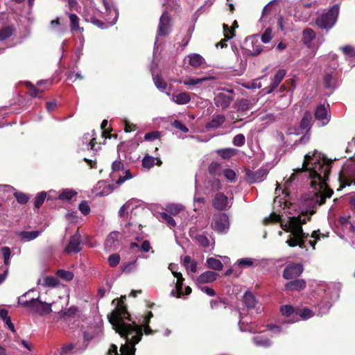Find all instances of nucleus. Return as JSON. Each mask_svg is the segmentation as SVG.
<instances>
[{"mask_svg": "<svg viewBox=\"0 0 355 355\" xmlns=\"http://www.w3.org/2000/svg\"><path fill=\"white\" fill-rule=\"evenodd\" d=\"M171 19L166 11H164L159 18L157 37H166L171 31Z\"/></svg>", "mask_w": 355, "mask_h": 355, "instance_id": "obj_9", "label": "nucleus"}, {"mask_svg": "<svg viewBox=\"0 0 355 355\" xmlns=\"http://www.w3.org/2000/svg\"><path fill=\"white\" fill-rule=\"evenodd\" d=\"M71 31H78L80 33L83 31V28L79 27V19L76 14L71 13L69 15Z\"/></svg>", "mask_w": 355, "mask_h": 355, "instance_id": "obj_37", "label": "nucleus"}, {"mask_svg": "<svg viewBox=\"0 0 355 355\" xmlns=\"http://www.w3.org/2000/svg\"><path fill=\"white\" fill-rule=\"evenodd\" d=\"M14 196H15L17 201L20 204H26L28 201V196L21 192H15Z\"/></svg>", "mask_w": 355, "mask_h": 355, "instance_id": "obj_57", "label": "nucleus"}, {"mask_svg": "<svg viewBox=\"0 0 355 355\" xmlns=\"http://www.w3.org/2000/svg\"><path fill=\"white\" fill-rule=\"evenodd\" d=\"M298 315L303 319H308L313 315L312 311L309 309H302Z\"/></svg>", "mask_w": 355, "mask_h": 355, "instance_id": "obj_64", "label": "nucleus"}, {"mask_svg": "<svg viewBox=\"0 0 355 355\" xmlns=\"http://www.w3.org/2000/svg\"><path fill=\"white\" fill-rule=\"evenodd\" d=\"M130 178H132V175H131L130 171H126L125 172L124 176L121 175H119L118 179L116 180V183L117 184H121L123 183L125 180H129Z\"/></svg>", "mask_w": 355, "mask_h": 355, "instance_id": "obj_63", "label": "nucleus"}, {"mask_svg": "<svg viewBox=\"0 0 355 355\" xmlns=\"http://www.w3.org/2000/svg\"><path fill=\"white\" fill-rule=\"evenodd\" d=\"M155 164V158L152 156L146 155L142 159V165L144 168H150Z\"/></svg>", "mask_w": 355, "mask_h": 355, "instance_id": "obj_50", "label": "nucleus"}, {"mask_svg": "<svg viewBox=\"0 0 355 355\" xmlns=\"http://www.w3.org/2000/svg\"><path fill=\"white\" fill-rule=\"evenodd\" d=\"M243 302L248 309H252L255 306L256 300L251 293L246 292L243 296Z\"/></svg>", "mask_w": 355, "mask_h": 355, "instance_id": "obj_40", "label": "nucleus"}, {"mask_svg": "<svg viewBox=\"0 0 355 355\" xmlns=\"http://www.w3.org/2000/svg\"><path fill=\"white\" fill-rule=\"evenodd\" d=\"M76 195V192L72 189H64L61 191L57 198L62 200H69Z\"/></svg>", "mask_w": 355, "mask_h": 355, "instance_id": "obj_43", "label": "nucleus"}, {"mask_svg": "<svg viewBox=\"0 0 355 355\" xmlns=\"http://www.w3.org/2000/svg\"><path fill=\"white\" fill-rule=\"evenodd\" d=\"M106 12L107 14L104 17L103 21L98 19L95 17H91L89 20L101 28H107L112 26L116 22L119 16L118 11L114 8H106Z\"/></svg>", "mask_w": 355, "mask_h": 355, "instance_id": "obj_6", "label": "nucleus"}, {"mask_svg": "<svg viewBox=\"0 0 355 355\" xmlns=\"http://www.w3.org/2000/svg\"><path fill=\"white\" fill-rule=\"evenodd\" d=\"M315 117L317 120L321 121V125H326L329 121V116L327 110L324 105H320L317 107L315 112Z\"/></svg>", "mask_w": 355, "mask_h": 355, "instance_id": "obj_17", "label": "nucleus"}, {"mask_svg": "<svg viewBox=\"0 0 355 355\" xmlns=\"http://www.w3.org/2000/svg\"><path fill=\"white\" fill-rule=\"evenodd\" d=\"M311 216H307L302 214L298 216L288 217L287 220H281V216L279 214L272 213L268 218H265L264 222H280L282 228L289 233L286 241L290 247L299 246L300 248H306V241L309 234L303 231L302 225L310 220Z\"/></svg>", "mask_w": 355, "mask_h": 355, "instance_id": "obj_3", "label": "nucleus"}, {"mask_svg": "<svg viewBox=\"0 0 355 355\" xmlns=\"http://www.w3.org/2000/svg\"><path fill=\"white\" fill-rule=\"evenodd\" d=\"M216 152L217 154L222 158L228 159L236 154V150L234 148H224L219 149Z\"/></svg>", "mask_w": 355, "mask_h": 355, "instance_id": "obj_41", "label": "nucleus"}, {"mask_svg": "<svg viewBox=\"0 0 355 355\" xmlns=\"http://www.w3.org/2000/svg\"><path fill=\"white\" fill-rule=\"evenodd\" d=\"M175 277L177 278V282L175 284V291L173 290L171 292V296H176L177 297H181L182 295V285H183V281L184 278L182 277V275L181 273H176L175 274Z\"/></svg>", "mask_w": 355, "mask_h": 355, "instance_id": "obj_25", "label": "nucleus"}, {"mask_svg": "<svg viewBox=\"0 0 355 355\" xmlns=\"http://www.w3.org/2000/svg\"><path fill=\"white\" fill-rule=\"evenodd\" d=\"M224 176L230 181L233 182L236 179V173L232 169H225L223 171Z\"/></svg>", "mask_w": 355, "mask_h": 355, "instance_id": "obj_61", "label": "nucleus"}, {"mask_svg": "<svg viewBox=\"0 0 355 355\" xmlns=\"http://www.w3.org/2000/svg\"><path fill=\"white\" fill-rule=\"evenodd\" d=\"M42 233V231L36 230V231H22L19 233V236L24 242L30 241L34 240L37 237H38Z\"/></svg>", "mask_w": 355, "mask_h": 355, "instance_id": "obj_26", "label": "nucleus"}, {"mask_svg": "<svg viewBox=\"0 0 355 355\" xmlns=\"http://www.w3.org/2000/svg\"><path fill=\"white\" fill-rule=\"evenodd\" d=\"M46 198V192H41L39 193L35 198L34 201V205L35 207L39 208L42 206L43 202H44V200Z\"/></svg>", "mask_w": 355, "mask_h": 355, "instance_id": "obj_51", "label": "nucleus"}, {"mask_svg": "<svg viewBox=\"0 0 355 355\" xmlns=\"http://www.w3.org/2000/svg\"><path fill=\"white\" fill-rule=\"evenodd\" d=\"M161 136V132L159 131H153L148 132L144 136V139L148 141H154L159 139Z\"/></svg>", "mask_w": 355, "mask_h": 355, "instance_id": "obj_56", "label": "nucleus"}, {"mask_svg": "<svg viewBox=\"0 0 355 355\" xmlns=\"http://www.w3.org/2000/svg\"><path fill=\"white\" fill-rule=\"evenodd\" d=\"M1 252H2V254H3L5 265H6V266L9 265L10 264V255H11V251H10V248H8V247H3L1 248Z\"/></svg>", "mask_w": 355, "mask_h": 355, "instance_id": "obj_55", "label": "nucleus"}, {"mask_svg": "<svg viewBox=\"0 0 355 355\" xmlns=\"http://www.w3.org/2000/svg\"><path fill=\"white\" fill-rule=\"evenodd\" d=\"M123 303L122 300L118 302L117 306L108 316V319L116 332L125 338V343L121 346V354L118 353L117 346L112 344L107 355H135L136 350L135 346L143 336L141 326L137 325L135 322L131 324L125 321L126 319L128 320L130 319L129 313Z\"/></svg>", "mask_w": 355, "mask_h": 355, "instance_id": "obj_2", "label": "nucleus"}, {"mask_svg": "<svg viewBox=\"0 0 355 355\" xmlns=\"http://www.w3.org/2000/svg\"><path fill=\"white\" fill-rule=\"evenodd\" d=\"M306 282L302 279H297L286 283L284 286L285 290L290 291H302L306 287Z\"/></svg>", "mask_w": 355, "mask_h": 355, "instance_id": "obj_21", "label": "nucleus"}, {"mask_svg": "<svg viewBox=\"0 0 355 355\" xmlns=\"http://www.w3.org/2000/svg\"><path fill=\"white\" fill-rule=\"evenodd\" d=\"M124 130L126 132L135 131L137 129V125L130 123L127 119L123 120Z\"/></svg>", "mask_w": 355, "mask_h": 355, "instance_id": "obj_62", "label": "nucleus"}, {"mask_svg": "<svg viewBox=\"0 0 355 355\" xmlns=\"http://www.w3.org/2000/svg\"><path fill=\"white\" fill-rule=\"evenodd\" d=\"M183 209L180 205H169L166 207V211L171 215H177Z\"/></svg>", "mask_w": 355, "mask_h": 355, "instance_id": "obj_49", "label": "nucleus"}, {"mask_svg": "<svg viewBox=\"0 0 355 355\" xmlns=\"http://www.w3.org/2000/svg\"><path fill=\"white\" fill-rule=\"evenodd\" d=\"M282 315L286 318H291L288 320H283V323H293L295 320H293L295 316H297V313H295L294 308L291 305L282 306L280 309Z\"/></svg>", "mask_w": 355, "mask_h": 355, "instance_id": "obj_20", "label": "nucleus"}, {"mask_svg": "<svg viewBox=\"0 0 355 355\" xmlns=\"http://www.w3.org/2000/svg\"><path fill=\"white\" fill-rule=\"evenodd\" d=\"M210 79H211V78L210 77H204L202 78H195L193 77H189L184 80L183 81H180V83H182L184 85L187 86L189 89H191V87L200 84Z\"/></svg>", "mask_w": 355, "mask_h": 355, "instance_id": "obj_29", "label": "nucleus"}, {"mask_svg": "<svg viewBox=\"0 0 355 355\" xmlns=\"http://www.w3.org/2000/svg\"><path fill=\"white\" fill-rule=\"evenodd\" d=\"M188 57L189 64L195 68H198L205 63V59L200 54L192 53Z\"/></svg>", "mask_w": 355, "mask_h": 355, "instance_id": "obj_28", "label": "nucleus"}, {"mask_svg": "<svg viewBox=\"0 0 355 355\" xmlns=\"http://www.w3.org/2000/svg\"><path fill=\"white\" fill-rule=\"evenodd\" d=\"M302 170L308 173L311 185L315 190L311 198L313 207L323 205L334 193L326 184L331 171V162H328L320 153L315 150L312 154L308 153L304 156L302 168H297L295 171L298 173Z\"/></svg>", "mask_w": 355, "mask_h": 355, "instance_id": "obj_1", "label": "nucleus"}, {"mask_svg": "<svg viewBox=\"0 0 355 355\" xmlns=\"http://www.w3.org/2000/svg\"><path fill=\"white\" fill-rule=\"evenodd\" d=\"M254 344L257 347H268L272 345L269 338L263 334H258L252 338Z\"/></svg>", "mask_w": 355, "mask_h": 355, "instance_id": "obj_23", "label": "nucleus"}, {"mask_svg": "<svg viewBox=\"0 0 355 355\" xmlns=\"http://www.w3.org/2000/svg\"><path fill=\"white\" fill-rule=\"evenodd\" d=\"M331 306L329 302H321L318 305V315H322L326 314Z\"/></svg>", "mask_w": 355, "mask_h": 355, "instance_id": "obj_48", "label": "nucleus"}, {"mask_svg": "<svg viewBox=\"0 0 355 355\" xmlns=\"http://www.w3.org/2000/svg\"><path fill=\"white\" fill-rule=\"evenodd\" d=\"M137 268V260L124 263L121 266L122 272L129 274Z\"/></svg>", "mask_w": 355, "mask_h": 355, "instance_id": "obj_44", "label": "nucleus"}, {"mask_svg": "<svg viewBox=\"0 0 355 355\" xmlns=\"http://www.w3.org/2000/svg\"><path fill=\"white\" fill-rule=\"evenodd\" d=\"M220 165L218 162H212L209 166L208 170L211 175H216L220 171Z\"/></svg>", "mask_w": 355, "mask_h": 355, "instance_id": "obj_59", "label": "nucleus"}, {"mask_svg": "<svg viewBox=\"0 0 355 355\" xmlns=\"http://www.w3.org/2000/svg\"><path fill=\"white\" fill-rule=\"evenodd\" d=\"M120 236V233L119 232H111L106 241H105V248L109 250H115L116 246L119 245V238Z\"/></svg>", "mask_w": 355, "mask_h": 355, "instance_id": "obj_19", "label": "nucleus"}, {"mask_svg": "<svg viewBox=\"0 0 355 355\" xmlns=\"http://www.w3.org/2000/svg\"><path fill=\"white\" fill-rule=\"evenodd\" d=\"M223 29H224L225 39L221 40L216 45L217 47L220 46L221 49L227 46L226 42L234 36L233 31H231L227 24H223Z\"/></svg>", "mask_w": 355, "mask_h": 355, "instance_id": "obj_30", "label": "nucleus"}, {"mask_svg": "<svg viewBox=\"0 0 355 355\" xmlns=\"http://www.w3.org/2000/svg\"><path fill=\"white\" fill-rule=\"evenodd\" d=\"M236 264L241 268H250L257 266V260L251 258H243L237 260Z\"/></svg>", "mask_w": 355, "mask_h": 355, "instance_id": "obj_36", "label": "nucleus"}, {"mask_svg": "<svg viewBox=\"0 0 355 355\" xmlns=\"http://www.w3.org/2000/svg\"><path fill=\"white\" fill-rule=\"evenodd\" d=\"M303 266L300 263H291L286 266L283 271L285 279H292L298 277L303 272Z\"/></svg>", "mask_w": 355, "mask_h": 355, "instance_id": "obj_10", "label": "nucleus"}, {"mask_svg": "<svg viewBox=\"0 0 355 355\" xmlns=\"http://www.w3.org/2000/svg\"><path fill=\"white\" fill-rule=\"evenodd\" d=\"M87 348V344L80 347L78 344H69L62 348L60 355H72L81 353Z\"/></svg>", "mask_w": 355, "mask_h": 355, "instance_id": "obj_16", "label": "nucleus"}, {"mask_svg": "<svg viewBox=\"0 0 355 355\" xmlns=\"http://www.w3.org/2000/svg\"><path fill=\"white\" fill-rule=\"evenodd\" d=\"M315 37V34L312 29L306 28L303 31L302 41L309 47L311 46V43Z\"/></svg>", "mask_w": 355, "mask_h": 355, "instance_id": "obj_33", "label": "nucleus"}, {"mask_svg": "<svg viewBox=\"0 0 355 355\" xmlns=\"http://www.w3.org/2000/svg\"><path fill=\"white\" fill-rule=\"evenodd\" d=\"M338 12V6L334 5L329 11L319 14L315 19L316 25L322 29L331 28L336 23Z\"/></svg>", "mask_w": 355, "mask_h": 355, "instance_id": "obj_5", "label": "nucleus"}, {"mask_svg": "<svg viewBox=\"0 0 355 355\" xmlns=\"http://www.w3.org/2000/svg\"><path fill=\"white\" fill-rule=\"evenodd\" d=\"M225 121V116L223 114H214L211 121L208 122L205 127L206 128H218Z\"/></svg>", "mask_w": 355, "mask_h": 355, "instance_id": "obj_24", "label": "nucleus"}, {"mask_svg": "<svg viewBox=\"0 0 355 355\" xmlns=\"http://www.w3.org/2000/svg\"><path fill=\"white\" fill-rule=\"evenodd\" d=\"M160 220L163 223H166V225L171 228H173L176 226V223L173 218L168 215L167 213H161Z\"/></svg>", "mask_w": 355, "mask_h": 355, "instance_id": "obj_42", "label": "nucleus"}, {"mask_svg": "<svg viewBox=\"0 0 355 355\" xmlns=\"http://www.w3.org/2000/svg\"><path fill=\"white\" fill-rule=\"evenodd\" d=\"M81 236L79 233H76L71 236L69 244L64 249L67 253L75 252L77 253L81 250L80 247Z\"/></svg>", "mask_w": 355, "mask_h": 355, "instance_id": "obj_12", "label": "nucleus"}, {"mask_svg": "<svg viewBox=\"0 0 355 355\" xmlns=\"http://www.w3.org/2000/svg\"><path fill=\"white\" fill-rule=\"evenodd\" d=\"M207 266L215 270H221L223 265L221 261L216 258L210 257L207 259Z\"/></svg>", "mask_w": 355, "mask_h": 355, "instance_id": "obj_38", "label": "nucleus"}, {"mask_svg": "<svg viewBox=\"0 0 355 355\" xmlns=\"http://www.w3.org/2000/svg\"><path fill=\"white\" fill-rule=\"evenodd\" d=\"M171 100L178 105H185L190 102L191 96L188 92H182L178 94H173Z\"/></svg>", "mask_w": 355, "mask_h": 355, "instance_id": "obj_22", "label": "nucleus"}, {"mask_svg": "<svg viewBox=\"0 0 355 355\" xmlns=\"http://www.w3.org/2000/svg\"><path fill=\"white\" fill-rule=\"evenodd\" d=\"M56 275L65 281H71L73 278V274L72 272L64 270H58L56 272Z\"/></svg>", "mask_w": 355, "mask_h": 355, "instance_id": "obj_46", "label": "nucleus"}, {"mask_svg": "<svg viewBox=\"0 0 355 355\" xmlns=\"http://www.w3.org/2000/svg\"><path fill=\"white\" fill-rule=\"evenodd\" d=\"M254 102L251 100L243 98L236 102V106L239 110L246 111L252 108Z\"/></svg>", "mask_w": 355, "mask_h": 355, "instance_id": "obj_34", "label": "nucleus"}, {"mask_svg": "<svg viewBox=\"0 0 355 355\" xmlns=\"http://www.w3.org/2000/svg\"><path fill=\"white\" fill-rule=\"evenodd\" d=\"M286 71L284 69H279L276 75L275 76L272 83L271 85L270 86V89L267 92L268 93L272 92L281 83V81L284 79V78L286 76Z\"/></svg>", "mask_w": 355, "mask_h": 355, "instance_id": "obj_27", "label": "nucleus"}, {"mask_svg": "<svg viewBox=\"0 0 355 355\" xmlns=\"http://www.w3.org/2000/svg\"><path fill=\"white\" fill-rule=\"evenodd\" d=\"M94 132L92 131V135H90L89 133H87L85 135H84V136L83 137V141L85 143H87L88 142V144H87V147L88 148H90L91 150H96L95 148H94V146H95V138H92V139H90V137L92 136H94Z\"/></svg>", "mask_w": 355, "mask_h": 355, "instance_id": "obj_47", "label": "nucleus"}, {"mask_svg": "<svg viewBox=\"0 0 355 355\" xmlns=\"http://www.w3.org/2000/svg\"><path fill=\"white\" fill-rule=\"evenodd\" d=\"M196 241L205 250H211L213 248V244H210L209 241L203 234H199L196 236Z\"/></svg>", "mask_w": 355, "mask_h": 355, "instance_id": "obj_35", "label": "nucleus"}, {"mask_svg": "<svg viewBox=\"0 0 355 355\" xmlns=\"http://www.w3.org/2000/svg\"><path fill=\"white\" fill-rule=\"evenodd\" d=\"M39 284L44 287H55L58 285L59 282L55 277L46 276L42 281L40 280Z\"/></svg>", "mask_w": 355, "mask_h": 355, "instance_id": "obj_31", "label": "nucleus"}, {"mask_svg": "<svg viewBox=\"0 0 355 355\" xmlns=\"http://www.w3.org/2000/svg\"><path fill=\"white\" fill-rule=\"evenodd\" d=\"M31 292H33V291L30 290L19 297L18 304L28 309L31 313L38 314L40 315L49 314L52 311L51 304L42 302L38 297H31L26 299Z\"/></svg>", "mask_w": 355, "mask_h": 355, "instance_id": "obj_4", "label": "nucleus"}, {"mask_svg": "<svg viewBox=\"0 0 355 355\" xmlns=\"http://www.w3.org/2000/svg\"><path fill=\"white\" fill-rule=\"evenodd\" d=\"M272 38V31L271 28H268L261 35L262 42L267 44L269 43Z\"/></svg>", "mask_w": 355, "mask_h": 355, "instance_id": "obj_53", "label": "nucleus"}, {"mask_svg": "<svg viewBox=\"0 0 355 355\" xmlns=\"http://www.w3.org/2000/svg\"><path fill=\"white\" fill-rule=\"evenodd\" d=\"M232 203L229 201L227 197L223 193H216L212 200L214 208L220 211L229 209Z\"/></svg>", "mask_w": 355, "mask_h": 355, "instance_id": "obj_11", "label": "nucleus"}, {"mask_svg": "<svg viewBox=\"0 0 355 355\" xmlns=\"http://www.w3.org/2000/svg\"><path fill=\"white\" fill-rule=\"evenodd\" d=\"M121 257L118 254H112L108 257V263L111 267H116L120 262Z\"/></svg>", "mask_w": 355, "mask_h": 355, "instance_id": "obj_54", "label": "nucleus"}, {"mask_svg": "<svg viewBox=\"0 0 355 355\" xmlns=\"http://www.w3.org/2000/svg\"><path fill=\"white\" fill-rule=\"evenodd\" d=\"M245 138L243 134H238L234 138L232 143L236 146H243L245 144Z\"/></svg>", "mask_w": 355, "mask_h": 355, "instance_id": "obj_52", "label": "nucleus"}, {"mask_svg": "<svg viewBox=\"0 0 355 355\" xmlns=\"http://www.w3.org/2000/svg\"><path fill=\"white\" fill-rule=\"evenodd\" d=\"M337 67L336 62L333 63L332 69L325 71L324 75V85L326 88L334 89L336 87V74L335 69Z\"/></svg>", "mask_w": 355, "mask_h": 355, "instance_id": "obj_14", "label": "nucleus"}, {"mask_svg": "<svg viewBox=\"0 0 355 355\" xmlns=\"http://www.w3.org/2000/svg\"><path fill=\"white\" fill-rule=\"evenodd\" d=\"M112 176L114 177L117 172H120L123 169V164L121 161H114L112 165Z\"/></svg>", "mask_w": 355, "mask_h": 355, "instance_id": "obj_58", "label": "nucleus"}, {"mask_svg": "<svg viewBox=\"0 0 355 355\" xmlns=\"http://www.w3.org/2000/svg\"><path fill=\"white\" fill-rule=\"evenodd\" d=\"M268 173L266 168H261L254 172L248 171L247 177L250 183L261 182L266 179Z\"/></svg>", "mask_w": 355, "mask_h": 355, "instance_id": "obj_13", "label": "nucleus"}, {"mask_svg": "<svg viewBox=\"0 0 355 355\" xmlns=\"http://www.w3.org/2000/svg\"><path fill=\"white\" fill-rule=\"evenodd\" d=\"M79 210L84 215L89 214L90 211V207L87 201H82L78 206Z\"/></svg>", "mask_w": 355, "mask_h": 355, "instance_id": "obj_60", "label": "nucleus"}, {"mask_svg": "<svg viewBox=\"0 0 355 355\" xmlns=\"http://www.w3.org/2000/svg\"><path fill=\"white\" fill-rule=\"evenodd\" d=\"M211 227L219 234H226L230 229V220L227 215L224 213L214 215Z\"/></svg>", "mask_w": 355, "mask_h": 355, "instance_id": "obj_7", "label": "nucleus"}, {"mask_svg": "<svg viewBox=\"0 0 355 355\" xmlns=\"http://www.w3.org/2000/svg\"><path fill=\"white\" fill-rule=\"evenodd\" d=\"M218 274L213 271H206L202 273L196 280L197 285L210 283L216 279Z\"/></svg>", "mask_w": 355, "mask_h": 355, "instance_id": "obj_18", "label": "nucleus"}, {"mask_svg": "<svg viewBox=\"0 0 355 355\" xmlns=\"http://www.w3.org/2000/svg\"><path fill=\"white\" fill-rule=\"evenodd\" d=\"M244 45L245 53L248 55H258L263 50L258 37L254 35L246 37L244 41Z\"/></svg>", "mask_w": 355, "mask_h": 355, "instance_id": "obj_8", "label": "nucleus"}, {"mask_svg": "<svg viewBox=\"0 0 355 355\" xmlns=\"http://www.w3.org/2000/svg\"><path fill=\"white\" fill-rule=\"evenodd\" d=\"M216 107L227 109L233 101V97L224 93H218L214 99Z\"/></svg>", "mask_w": 355, "mask_h": 355, "instance_id": "obj_15", "label": "nucleus"}, {"mask_svg": "<svg viewBox=\"0 0 355 355\" xmlns=\"http://www.w3.org/2000/svg\"><path fill=\"white\" fill-rule=\"evenodd\" d=\"M312 115L310 112H305L301 122L300 128L302 130H309L311 126Z\"/></svg>", "mask_w": 355, "mask_h": 355, "instance_id": "obj_39", "label": "nucleus"}, {"mask_svg": "<svg viewBox=\"0 0 355 355\" xmlns=\"http://www.w3.org/2000/svg\"><path fill=\"white\" fill-rule=\"evenodd\" d=\"M15 28L12 25L5 26L0 28V41H3L10 37L14 33Z\"/></svg>", "mask_w": 355, "mask_h": 355, "instance_id": "obj_32", "label": "nucleus"}, {"mask_svg": "<svg viewBox=\"0 0 355 355\" xmlns=\"http://www.w3.org/2000/svg\"><path fill=\"white\" fill-rule=\"evenodd\" d=\"M153 81L157 89L162 92H164L167 88L166 83L161 78L160 76H153Z\"/></svg>", "mask_w": 355, "mask_h": 355, "instance_id": "obj_45", "label": "nucleus"}]
</instances>
